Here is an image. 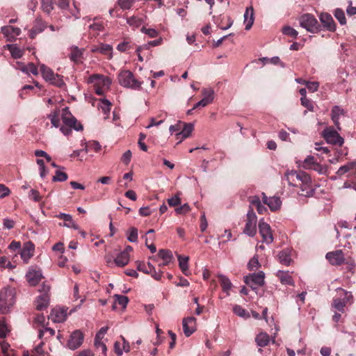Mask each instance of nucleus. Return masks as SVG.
<instances>
[{"instance_id": "obj_33", "label": "nucleus", "mask_w": 356, "mask_h": 356, "mask_svg": "<svg viewBox=\"0 0 356 356\" xmlns=\"http://www.w3.org/2000/svg\"><path fill=\"white\" fill-rule=\"evenodd\" d=\"M111 106L112 104L108 100L105 99H101V105L99 106V109H101L105 114L104 119H107L108 118Z\"/></svg>"}, {"instance_id": "obj_8", "label": "nucleus", "mask_w": 356, "mask_h": 356, "mask_svg": "<svg viewBox=\"0 0 356 356\" xmlns=\"http://www.w3.org/2000/svg\"><path fill=\"white\" fill-rule=\"evenodd\" d=\"M323 136L328 143L341 146L343 144V138L338 132L332 128H327L323 131Z\"/></svg>"}, {"instance_id": "obj_31", "label": "nucleus", "mask_w": 356, "mask_h": 356, "mask_svg": "<svg viewBox=\"0 0 356 356\" xmlns=\"http://www.w3.org/2000/svg\"><path fill=\"white\" fill-rule=\"evenodd\" d=\"M40 69L41 74L42 75V77L47 81H49L50 79L53 77V76L55 74L54 72L51 69H50L49 67L46 66L44 64H41L40 65Z\"/></svg>"}, {"instance_id": "obj_23", "label": "nucleus", "mask_w": 356, "mask_h": 356, "mask_svg": "<svg viewBox=\"0 0 356 356\" xmlns=\"http://www.w3.org/2000/svg\"><path fill=\"white\" fill-rule=\"evenodd\" d=\"M129 261V254L127 251H122L113 260L114 264L119 267L125 266Z\"/></svg>"}, {"instance_id": "obj_24", "label": "nucleus", "mask_w": 356, "mask_h": 356, "mask_svg": "<svg viewBox=\"0 0 356 356\" xmlns=\"http://www.w3.org/2000/svg\"><path fill=\"white\" fill-rule=\"evenodd\" d=\"M276 276L283 284L293 285V278L288 271L279 270L276 273Z\"/></svg>"}, {"instance_id": "obj_41", "label": "nucleus", "mask_w": 356, "mask_h": 356, "mask_svg": "<svg viewBox=\"0 0 356 356\" xmlns=\"http://www.w3.org/2000/svg\"><path fill=\"white\" fill-rule=\"evenodd\" d=\"M14 266L6 256H0V271H3L6 268L13 269Z\"/></svg>"}, {"instance_id": "obj_40", "label": "nucleus", "mask_w": 356, "mask_h": 356, "mask_svg": "<svg viewBox=\"0 0 356 356\" xmlns=\"http://www.w3.org/2000/svg\"><path fill=\"white\" fill-rule=\"evenodd\" d=\"M101 147L100 144L97 141L92 140L87 143L86 146V151L88 152L92 150L95 152H98L100 151Z\"/></svg>"}, {"instance_id": "obj_2", "label": "nucleus", "mask_w": 356, "mask_h": 356, "mask_svg": "<svg viewBox=\"0 0 356 356\" xmlns=\"http://www.w3.org/2000/svg\"><path fill=\"white\" fill-rule=\"evenodd\" d=\"M120 86L133 90H140L143 81L138 80L129 70H121L118 76Z\"/></svg>"}, {"instance_id": "obj_62", "label": "nucleus", "mask_w": 356, "mask_h": 356, "mask_svg": "<svg viewBox=\"0 0 356 356\" xmlns=\"http://www.w3.org/2000/svg\"><path fill=\"white\" fill-rule=\"evenodd\" d=\"M108 327H102L99 332L96 334L95 336V342L97 343L99 341H100L103 337L104 335L108 331Z\"/></svg>"}, {"instance_id": "obj_55", "label": "nucleus", "mask_w": 356, "mask_h": 356, "mask_svg": "<svg viewBox=\"0 0 356 356\" xmlns=\"http://www.w3.org/2000/svg\"><path fill=\"white\" fill-rule=\"evenodd\" d=\"M301 104L306 107L308 110L313 111L314 110V105L313 102L307 98V97H301L300 99Z\"/></svg>"}, {"instance_id": "obj_7", "label": "nucleus", "mask_w": 356, "mask_h": 356, "mask_svg": "<svg viewBox=\"0 0 356 356\" xmlns=\"http://www.w3.org/2000/svg\"><path fill=\"white\" fill-rule=\"evenodd\" d=\"M256 224L257 216L254 213L253 209L250 207L247 213V220L243 232L249 236H254L257 233Z\"/></svg>"}, {"instance_id": "obj_45", "label": "nucleus", "mask_w": 356, "mask_h": 356, "mask_svg": "<svg viewBox=\"0 0 356 356\" xmlns=\"http://www.w3.org/2000/svg\"><path fill=\"white\" fill-rule=\"evenodd\" d=\"M334 17L339 22L341 25H344L346 24V19L345 17L344 12L342 9L337 8L334 12Z\"/></svg>"}, {"instance_id": "obj_15", "label": "nucleus", "mask_w": 356, "mask_h": 356, "mask_svg": "<svg viewBox=\"0 0 356 356\" xmlns=\"http://www.w3.org/2000/svg\"><path fill=\"white\" fill-rule=\"evenodd\" d=\"M319 19L324 29L331 32L336 31V24L330 14L322 13L319 16Z\"/></svg>"}, {"instance_id": "obj_28", "label": "nucleus", "mask_w": 356, "mask_h": 356, "mask_svg": "<svg viewBox=\"0 0 356 356\" xmlns=\"http://www.w3.org/2000/svg\"><path fill=\"white\" fill-rule=\"evenodd\" d=\"M278 259L281 264L289 266L291 261V251L289 249L282 250L278 254Z\"/></svg>"}, {"instance_id": "obj_56", "label": "nucleus", "mask_w": 356, "mask_h": 356, "mask_svg": "<svg viewBox=\"0 0 356 356\" xmlns=\"http://www.w3.org/2000/svg\"><path fill=\"white\" fill-rule=\"evenodd\" d=\"M29 197L30 199L33 200L35 202H40L42 200V196L40 195L38 191L32 189L29 192Z\"/></svg>"}, {"instance_id": "obj_39", "label": "nucleus", "mask_w": 356, "mask_h": 356, "mask_svg": "<svg viewBox=\"0 0 356 356\" xmlns=\"http://www.w3.org/2000/svg\"><path fill=\"white\" fill-rule=\"evenodd\" d=\"M337 291L338 295L343 296V298L346 299V301L348 302V304H352L353 302V296L350 292L347 291L341 288H338Z\"/></svg>"}, {"instance_id": "obj_18", "label": "nucleus", "mask_w": 356, "mask_h": 356, "mask_svg": "<svg viewBox=\"0 0 356 356\" xmlns=\"http://www.w3.org/2000/svg\"><path fill=\"white\" fill-rule=\"evenodd\" d=\"M92 53H100L107 56L108 59H111L113 57V47L108 44H100L98 46L94 47L91 49Z\"/></svg>"}, {"instance_id": "obj_30", "label": "nucleus", "mask_w": 356, "mask_h": 356, "mask_svg": "<svg viewBox=\"0 0 356 356\" xmlns=\"http://www.w3.org/2000/svg\"><path fill=\"white\" fill-rule=\"evenodd\" d=\"M255 342L260 347H265L269 342V336L266 333L261 332L255 337Z\"/></svg>"}, {"instance_id": "obj_53", "label": "nucleus", "mask_w": 356, "mask_h": 356, "mask_svg": "<svg viewBox=\"0 0 356 356\" xmlns=\"http://www.w3.org/2000/svg\"><path fill=\"white\" fill-rule=\"evenodd\" d=\"M49 118L50 119L51 122L54 127H58L60 126V118L57 112L49 115Z\"/></svg>"}, {"instance_id": "obj_17", "label": "nucleus", "mask_w": 356, "mask_h": 356, "mask_svg": "<svg viewBox=\"0 0 356 356\" xmlns=\"http://www.w3.org/2000/svg\"><path fill=\"white\" fill-rule=\"evenodd\" d=\"M195 321L194 317H187L183 320V329L186 337L191 336L196 330Z\"/></svg>"}, {"instance_id": "obj_59", "label": "nucleus", "mask_w": 356, "mask_h": 356, "mask_svg": "<svg viewBox=\"0 0 356 356\" xmlns=\"http://www.w3.org/2000/svg\"><path fill=\"white\" fill-rule=\"evenodd\" d=\"M131 49V44L129 42L124 41L120 42L117 46V49L121 52H124Z\"/></svg>"}, {"instance_id": "obj_5", "label": "nucleus", "mask_w": 356, "mask_h": 356, "mask_svg": "<svg viewBox=\"0 0 356 356\" xmlns=\"http://www.w3.org/2000/svg\"><path fill=\"white\" fill-rule=\"evenodd\" d=\"M298 21L300 25L302 28L305 29L308 32L315 33L321 31V26L314 15L312 14H303L299 17Z\"/></svg>"}, {"instance_id": "obj_50", "label": "nucleus", "mask_w": 356, "mask_h": 356, "mask_svg": "<svg viewBox=\"0 0 356 356\" xmlns=\"http://www.w3.org/2000/svg\"><path fill=\"white\" fill-rule=\"evenodd\" d=\"M127 22L129 26L138 27L142 24V19L137 17L132 16L127 18Z\"/></svg>"}, {"instance_id": "obj_11", "label": "nucleus", "mask_w": 356, "mask_h": 356, "mask_svg": "<svg viewBox=\"0 0 356 356\" xmlns=\"http://www.w3.org/2000/svg\"><path fill=\"white\" fill-rule=\"evenodd\" d=\"M83 334L80 330L74 331L67 341V347L71 350L78 348L83 343Z\"/></svg>"}, {"instance_id": "obj_25", "label": "nucleus", "mask_w": 356, "mask_h": 356, "mask_svg": "<svg viewBox=\"0 0 356 356\" xmlns=\"http://www.w3.org/2000/svg\"><path fill=\"white\" fill-rule=\"evenodd\" d=\"M347 304H348V302L346 301V299L343 298V296H341L334 298L332 301V307L341 312H344V308Z\"/></svg>"}, {"instance_id": "obj_48", "label": "nucleus", "mask_w": 356, "mask_h": 356, "mask_svg": "<svg viewBox=\"0 0 356 356\" xmlns=\"http://www.w3.org/2000/svg\"><path fill=\"white\" fill-rule=\"evenodd\" d=\"M127 239L132 243L136 242L138 240V229L136 227H131L129 233H127Z\"/></svg>"}, {"instance_id": "obj_51", "label": "nucleus", "mask_w": 356, "mask_h": 356, "mask_svg": "<svg viewBox=\"0 0 356 356\" xmlns=\"http://www.w3.org/2000/svg\"><path fill=\"white\" fill-rule=\"evenodd\" d=\"M67 175L65 172L57 170L56 175L53 177V181H64L67 179Z\"/></svg>"}, {"instance_id": "obj_20", "label": "nucleus", "mask_w": 356, "mask_h": 356, "mask_svg": "<svg viewBox=\"0 0 356 356\" xmlns=\"http://www.w3.org/2000/svg\"><path fill=\"white\" fill-rule=\"evenodd\" d=\"M66 317V310L55 308L51 310L49 318L55 323H62L65 321Z\"/></svg>"}, {"instance_id": "obj_43", "label": "nucleus", "mask_w": 356, "mask_h": 356, "mask_svg": "<svg viewBox=\"0 0 356 356\" xmlns=\"http://www.w3.org/2000/svg\"><path fill=\"white\" fill-rule=\"evenodd\" d=\"M193 130V124H184L181 131L179 134L182 136V137H181L182 139H184L189 136V135L191 134Z\"/></svg>"}, {"instance_id": "obj_21", "label": "nucleus", "mask_w": 356, "mask_h": 356, "mask_svg": "<svg viewBox=\"0 0 356 356\" xmlns=\"http://www.w3.org/2000/svg\"><path fill=\"white\" fill-rule=\"evenodd\" d=\"M331 118L334 125L337 127L338 130H341L340 124L339 122V116L343 115L345 112L344 110L340 108L339 106H334L332 108Z\"/></svg>"}, {"instance_id": "obj_63", "label": "nucleus", "mask_w": 356, "mask_h": 356, "mask_svg": "<svg viewBox=\"0 0 356 356\" xmlns=\"http://www.w3.org/2000/svg\"><path fill=\"white\" fill-rule=\"evenodd\" d=\"M189 211L190 207L188 204H184V205L175 209V211L177 214H186Z\"/></svg>"}, {"instance_id": "obj_60", "label": "nucleus", "mask_w": 356, "mask_h": 356, "mask_svg": "<svg viewBox=\"0 0 356 356\" xmlns=\"http://www.w3.org/2000/svg\"><path fill=\"white\" fill-rule=\"evenodd\" d=\"M312 170L318 172L319 174H321V175L326 174V172L327 171V168L326 166L322 165L318 163H316L314 165Z\"/></svg>"}, {"instance_id": "obj_1", "label": "nucleus", "mask_w": 356, "mask_h": 356, "mask_svg": "<svg viewBox=\"0 0 356 356\" xmlns=\"http://www.w3.org/2000/svg\"><path fill=\"white\" fill-rule=\"evenodd\" d=\"M284 179L289 186L299 187L300 188V195L312 197L315 193L311 177L304 171L287 170L284 173Z\"/></svg>"}, {"instance_id": "obj_32", "label": "nucleus", "mask_w": 356, "mask_h": 356, "mask_svg": "<svg viewBox=\"0 0 356 356\" xmlns=\"http://www.w3.org/2000/svg\"><path fill=\"white\" fill-rule=\"evenodd\" d=\"M83 56V51L81 49H79L77 47H73L71 49V53L70 55V59L75 62L79 63L81 60V58Z\"/></svg>"}, {"instance_id": "obj_16", "label": "nucleus", "mask_w": 356, "mask_h": 356, "mask_svg": "<svg viewBox=\"0 0 356 356\" xmlns=\"http://www.w3.org/2000/svg\"><path fill=\"white\" fill-rule=\"evenodd\" d=\"M35 245L31 241L24 243L20 254L24 261L27 264L29 260L33 256Z\"/></svg>"}, {"instance_id": "obj_37", "label": "nucleus", "mask_w": 356, "mask_h": 356, "mask_svg": "<svg viewBox=\"0 0 356 356\" xmlns=\"http://www.w3.org/2000/svg\"><path fill=\"white\" fill-rule=\"evenodd\" d=\"M233 312L236 315L244 318H248L250 317L248 312L243 309L241 305H234L233 307Z\"/></svg>"}, {"instance_id": "obj_44", "label": "nucleus", "mask_w": 356, "mask_h": 356, "mask_svg": "<svg viewBox=\"0 0 356 356\" xmlns=\"http://www.w3.org/2000/svg\"><path fill=\"white\" fill-rule=\"evenodd\" d=\"M317 162L315 161L314 157L312 156H308L304 161L302 167L305 169L312 170L314 165Z\"/></svg>"}, {"instance_id": "obj_57", "label": "nucleus", "mask_w": 356, "mask_h": 356, "mask_svg": "<svg viewBox=\"0 0 356 356\" xmlns=\"http://www.w3.org/2000/svg\"><path fill=\"white\" fill-rule=\"evenodd\" d=\"M306 86L309 92H314L318 90L319 83L317 81H307Z\"/></svg>"}, {"instance_id": "obj_13", "label": "nucleus", "mask_w": 356, "mask_h": 356, "mask_svg": "<svg viewBox=\"0 0 356 356\" xmlns=\"http://www.w3.org/2000/svg\"><path fill=\"white\" fill-rule=\"evenodd\" d=\"M26 280L31 286L37 285L43 278L42 272L40 269L30 268L26 275Z\"/></svg>"}, {"instance_id": "obj_4", "label": "nucleus", "mask_w": 356, "mask_h": 356, "mask_svg": "<svg viewBox=\"0 0 356 356\" xmlns=\"http://www.w3.org/2000/svg\"><path fill=\"white\" fill-rule=\"evenodd\" d=\"M15 302V289L10 287L0 291V309L5 312Z\"/></svg>"}, {"instance_id": "obj_64", "label": "nucleus", "mask_w": 356, "mask_h": 356, "mask_svg": "<svg viewBox=\"0 0 356 356\" xmlns=\"http://www.w3.org/2000/svg\"><path fill=\"white\" fill-rule=\"evenodd\" d=\"M44 345L43 342H41L38 346H37L33 351V353L35 356H44V352L42 349V346Z\"/></svg>"}, {"instance_id": "obj_47", "label": "nucleus", "mask_w": 356, "mask_h": 356, "mask_svg": "<svg viewBox=\"0 0 356 356\" xmlns=\"http://www.w3.org/2000/svg\"><path fill=\"white\" fill-rule=\"evenodd\" d=\"M8 49L14 58H20L23 56V51L17 47L8 45Z\"/></svg>"}, {"instance_id": "obj_19", "label": "nucleus", "mask_w": 356, "mask_h": 356, "mask_svg": "<svg viewBox=\"0 0 356 356\" xmlns=\"http://www.w3.org/2000/svg\"><path fill=\"white\" fill-rule=\"evenodd\" d=\"M49 303V296L48 293H42L38 296L35 300V309L38 311H42L47 309Z\"/></svg>"}, {"instance_id": "obj_12", "label": "nucleus", "mask_w": 356, "mask_h": 356, "mask_svg": "<svg viewBox=\"0 0 356 356\" xmlns=\"http://www.w3.org/2000/svg\"><path fill=\"white\" fill-rule=\"evenodd\" d=\"M202 95L203 96L202 99L193 106V109H196L200 106L204 107L210 104L214 99V91L213 89L204 88L202 90Z\"/></svg>"}, {"instance_id": "obj_52", "label": "nucleus", "mask_w": 356, "mask_h": 356, "mask_svg": "<svg viewBox=\"0 0 356 356\" xmlns=\"http://www.w3.org/2000/svg\"><path fill=\"white\" fill-rule=\"evenodd\" d=\"M33 27L34 28L35 31L39 32L40 33L46 29L47 24L41 19H37Z\"/></svg>"}, {"instance_id": "obj_36", "label": "nucleus", "mask_w": 356, "mask_h": 356, "mask_svg": "<svg viewBox=\"0 0 356 356\" xmlns=\"http://www.w3.org/2000/svg\"><path fill=\"white\" fill-rule=\"evenodd\" d=\"M158 254L159 257H161L163 260L165 261L163 265H167L172 258V252L169 250L161 249L159 251Z\"/></svg>"}, {"instance_id": "obj_29", "label": "nucleus", "mask_w": 356, "mask_h": 356, "mask_svg": "<svg viewBox=\"0 0 356 356\" xmlns=\"http://www.w3.org/2000/svg\"><path fill=\"white\" fill-rule=\"evenodd\" d=\"M1 32L6 36H18L21 33V30L18 27L6 26L1 28Z\"/></svg>"}, {"instance_id": "obj_10", "label": "nucleus", "mask_w": 356, "mask_h": 356, "mask_svg": "<svg viewBox=\"0 0 356 356\" xmlns=\"http://www.w3.org/2000/svg\"><path fill=\"white\" fill-rule=\"evenodd\" d=\"M259 234L262 237L263 242L270 244L273 241V236L270 225L261 220L259 222Z\"/></svg>"}, {"instance_id": "obj_38", "label": "nucleus", "mask_w": 356, "mask_h": 356, "mask_svg": "<svg viewBox=\"0 0 356 356\" xmlns=\"http://www.w3.org/2000/svg\"><path fill=\"white\" fill-rule=\"evenodd\" d=\"M51 84L54 85L58 88H62L65 86V82L63 80L62 76L55 74L53 77L49 81Z\"/></svg>"}, {"instance_id": "obj_22", "label": "nucleus", "mask_w": 356, "mask_h": 356, "mask_svg": "<svg viewBox=\"0 0 356 356\" xmlns=\"http://www.w3.org/2000/svg\"><path fill=\"white\" fill-rule=\"evenodd\" d=\"M350 172L351 174L356 173V162H350L347 164L341 166L337 172V175L339 177L343 175L344 174Z\"/></svg>"}, {"instance_id": "obj_42", "label": "nucleus", "mask_w": 356, "mask_h": 356, "mask_svg": "<svg viewBox=\"0 0 356 356\" xmlns=\"http://www.w3.org/2000/svg\"><path fill=\"white\" fill-rule=\"evenodd\" d=\"M136 0H118L117 3L122 10H129L135 3Z\"/></svg>"}, {"instance_id": "obj_54", "label": "nucleus", "mask_w": 356, "mask_h": 356, "mask_svg": "<svg viewBox=\"0 0 356 356\" xmlns=\"http://www.w3.org/2000/svg\"><path fill=\"white\" fill-rule=\"evenodd\" d=\"M115 298V302H118L120 305H121L123 308H124L127 306L129 302V299L127 296L116 295Z\"/></svg>"}, {"instance_id": "obj_3", "label": "nucleus", "mask_w": 356, "mask_h": 356, "mask_svg": "<svg viewBox=\"0 0 356 356\" xmlns=\"http://www.w3.org/2000/svg\"><path fill=\"white\" fill-rule=\"evenodd\" d=\"M91 83H93V90L98 95H103L109 89L111 80L108 76L95 74L90 78Z\"/></svg>"}, {"instance_id": "obj_6", "label": "nucleus", "mask_w": 356, "mask_h": 356, "mask_svg": "<svg viewBox=\"0 0 356 356\" xmlns=\"http://www.w3.org/2000/svg\"><path fill=\"white\" fill-rule=\"evenodd\" d=\"M61 118L65 126L72 127V129L76 131L83 129V126L77 122V120L72 115L68 107H65L62 110Z\"/></svg>"}, {"instance_id": "obj_35", "label": "nucleus", "mask_w": 356, "mask_h": 356, "mask_svg": "<svg viewBox=\"0 0 356 356\" xmlns=\"http://www.w3.org/2000/svg\"><path fill=\"white\" fill-rule=\"evenodd\" d=\"M281 200L278 197H270L268 206L272 211H275L280 208Z\"/></svg>"}, {"instance_id": "obj_61", "label": "nucleus", "mask_w": 356, "mask_h": 356, "mask_svg": "<svg viewBox=\"0 0 356 356\" xmlns=\"http://www.w3.org/2000/svg\"><path fill=\"white\" fill-rule=\"evenodd\" d=\"M89 29L96 31H101L104 29V25L102 22H95L89 26Z\"/></svg>"}, {"instance_id": "obj_46", "label": "nucleus", "mask_w": 356, "mask_h": 356, "mask_svg": "<svg viewBox=\"0 0 356 356\" xmlns=\"http://www.w3.org/2000/svg\"><path fill=\"white\" fill-rule=\"evenodd\" d=\"M41 1L43 11L48 14L50 13L54 9L53 0H41Z\"/></svg>"}, {"instance_id": "obj_9", "label": "nucleus", "mask_w": 356, "mask_h": 356, "mask_svg": "<svg viewBox=\"0 0 356 356\" xmlns=\"http://www.w3.org/2000/svg\"><path fill=\"white\" fill-rule=\"evenodd\" d=\"M245 283L252 289H255L264 283V273L261 271L253 273L244 277Z\"/></svg>"}, {"instance_id": "obj_14", "label": "nucleus", "mask_w": 356, "mask_h": 356, "mask_svg": "<svg viewBox=\"0 0 356 356\" xmlns=\"http://www.w3.org/2000/svg\"><path fill=\"white\" fill-rule=\"evenodd\" d=\"M326 259L332 265L340 266L344 263L345 258L342 250H335L326 254Z\"/></svg>"}, {"instance_id": "obj_26", "label": "nucleus", "mask_w": 356, "mask_h": 356, "mask_svg": "<svg viewBox=\"0 0 356 356\" xmlns=\"http://www.w3.org/2000/svg\"><path fill=\"white\" fill-rule=\"evenodd\" d=\"M245 29L249 30L251 29L254 23V10L252 7L247 8L244 14Z\"/></svg>"}, {"instance_id": "obj_27", "label": "nucleus", "mask_w": 356, "mask_h": 356, "mask_svg": "<svg viewBox=\"0 0 356 356\" xmlns=\"http://www.w3.org/2000/svg\"><path fill=\"white\" fill-rule=\"evenodd\" d=\"M218 279L222 291L225 292L227 296H229V291L232 287L231 281L227 277L222 275H219Z\"/></svg>"}, {"instance_id": "obj_34", "label": "nucleus", "mask_w": 356, "mask_h": 356, "mask_svg": "<svg viewBox=\"0 0 356 356\" xmlns=\"http://www.w3.org/2000/svg\"><path fill=\"white\" fill-rule=\"evenodd\" d=\"M188 257H183L181 255H178V261H179V266L180 269L181 270L182 273L187 275V271L188 270Z\"/></svg>"}, {"instance_id": "obj_49", "label": "nucleus", "mask_w": 356, "mask_h": 356, "mask_svg": "<svg viewBox=\"0 0 356 356\" xmlns=\"http://www.w3.org/2000/svg\"><path fill=\"white\" fill-rule=\"evenodd\" d=\"M282 33L284 35L291 36V37L294 38H296L298 35V31L296 29H294L293 28H292L291 26H284L283 28Z\"/></svg>"}, {"instance_id": "obj_58", "label": "nucleus", "mask_w": 356, "mask_h": 356, "mask_svg": "<svg viewBox=\"0 0 356 356\" xmlns=\"http://www.w3.org/2000/svg\"><path fill=\"white\" fill-rule=\"evenodd\" d=\"M141 31L148 35L150 38H156L158 36L159 34L158 31L154 29H147L144 26L141 29Z\"/></svg>"}]
</instances>
